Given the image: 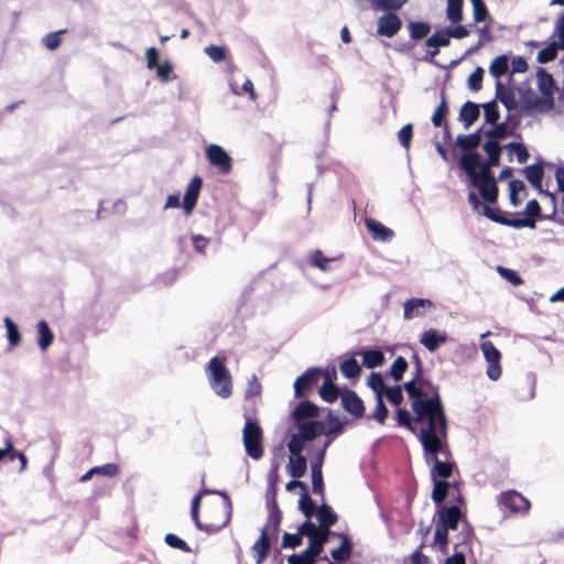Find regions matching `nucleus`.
Here are the masks:
<instances>
[{
	"label": "nucleus",
	"mask_w": 564,
	"mask_h": 564,
	"mask_svg": "<svg viewBox=\"0 0 564 564\" xmlns=\"http://www.w3.org/2000/svg\"><path fill=\"white\" fill-rule=\"evenodd\" d=\"M556 56H557L556 46H555V44H553L551 42L538 53L536 61L540 64H546L549 62L554 61L556 58Z\"/></svg>",
	"instance_id": "obj_54"
},
{
	"label": "nucleus",
	"mask_w": 564,
	"mask_h": 564,
	"mask_svg": "<svg viewBox=\"0 0 564 564\" xmlns=\"http://www.w3.org/2000/svg\"><path fill=\"white\" fill-rule=\"evenodd\" d=\"M205 53L208 55V57L212 61H214L216 63L223 62L227 57V51L224 46H218V45L212 44V45L205 47Z\"/></svg>",
	"instance_id": "obj_64"
},
{
	"label": "nucleus",
	"mask_w": 564,
	"mask_h": 564,
	"mask_svg": "<svg viewBox=\"0 0 564 564\" xmlns=\"http://www.w3.org/2000/svg\"><path fill=\"white\" fill-rule=\"evenodd\" d=\"M226 358L213 357L206 367L209 383L219 397L227 399L232 394L231 375L225 365Z\"/></svg>",
	"instance_id": "obj_3"
},
{
	"label": "nucleus",
	"mask_w": 564,
	"mask_h": 564,
	"mask_svg": "<svg viewBox=\"0 0 564 564\" xmlns=\"http://www.w3.org/2000/svg\"><path fill=\"white\" fill-rule=\"evenodd\" d=\"M459 166L467 173L473 183V177L476 182L494 180L491 176V167L487 161H480L479 153H464L459 158Z\"/></svg>",
	"instance_id": "obj_6"
},
{
	"label": "nucleus",
	"mask_w": 564,
	"mask_h": 564,
	"mask_svg": "<svg viewBox=\"0 0 564 564\" xmlns=\"http://www.w3.org/2000/svg\"><path fill=\"white\" fill-rule=\"evenodd\" d=\"M474 10V21L476 23H480L487 19L489 15L487 7L484 0H470Z\"/></svg>",
	"instance_id": "obj_62"
},
{
	"label": "nucleus",
	"mask_w": 564,
	"mask_h": 564,
	"mask_svg": "<svg viewBox=\"0 0 564 564\" xmlns=\"http://www.w3.org/2000/svg\"><path fill=\"white\" fill-rule=\"evenodd\" d=\"M538 88L541 97H534L527 101L528 108L540 112H547L554 108V93L556 90L553 76L545 69H539L538 74Z\"/></svg>",
	"instance_id": "obj_4"
},
{
	"label": "nucleus",
	"mask_w": 564,
	"mask_h": 564,
	"mask_svg": "<svg viewBox=\"0 0 564 564\" xmlns=\"http://www.w3.org/2000/svg\"><path fill=\"white\" fill-rule=\"evenodd\" d=\"M402 28V20L395 12L388 11L378 18L377 34L386 37H393Z\"/></svg>",
	"instance_id": "obj_11"
},
{
	"label": "nucleus",
	"mask_w": 564,
	"mask_h": 564,
	"mask_svg": "<svg viewBox=\"0 0 564 564\" xmlns=\"http://www.w3.org/2000/svg\"><path fill=\"white\" fill-rule=\"evenodd\" d=\"M246 423L242 430V442L246 453L254 460H259L263 454V431L258 421L245 415Z\"/></svg>",
	"instance_id": "obj_5"
},
{
	"label": "nucleus",
	"mask_w": 564,
	"mask_h": 564,
	"mask_svg": "<svg viewBox=\"0 0 564 564\" xmlns=\"http://www.w3.org/2000/svg\"><path fill=\"white\" fill-rule=\"evenodd\" d=\"M212 494L220 495L223 501L213 502L206 509L204 532L207 534L216 533L227 527L232 517V503L229 496L218 490H213Z\"/></svg>",
	"instance_id": "obj_2"
},
{
	"label": "nucleus",
	"mask_w": 564,
	"mask_h": 564,
	"mask_svg": "<svg viewBox=\"0 0 564 564\" xmlns=\"http://www.w3.org/2000/svg\"><path fill=\"white\" fill-rule=\"evenodd\" d=\"M449 484L445 480H435L432 491V499L435 503L441 505L448 495Z\"/></svg>",
	"instance_id": "obj_46"
},
{
	"label": "nucleus",
	"mask_w": 564,
	"mask_h": 564,
	"mask_svg": "<svg viewBox=\"0 0 564 564\" xmlns=\"http://www.w3.org/2000/svg\"><path fill=\"white\" fill-rule=\"evenodd\" d=\"M271 542L269 538L268 527L261 529L260 538L251 546V554L257 564H262L269 556Z\"/></svg>",
	"instance_id": "obj_17"
},
{
	"label": "nucleus",
	"mask_w": 564,
	"mask_h": 564,
	"mask_svg": "<svg viewBox=\"0 0 564 564\" xmlns=\"http://www.w3.org/2000/svg\"><path fill=\"white\" fill-rule=\"evenodd\" d=\"M341 406L355 419H361L365 414V404L360 397L350 389L341 391Z\"/></svg>",
	"instance_id": "obj_12"
},
{
	"label": "nucleus",
	"mask_w": 564,
	"mask_h": 564,
	"mask_svg": "<svg viewBox=\"0 0 564 564\" xmlns=\"http://www.w3.org/2000/svg\"><path fill=\"white\" fill-rule=\"evenodd\" d=\"M524 175L528 182L536 189L542 188V181L544 176V170L542 164L528 165L524 169Z\"/></svg>",
	"instance_id": "obj_33"
},
{
	"label": "nucleus",
	"mask_w": 564,
	"mask_h": 564,
	"mask_svg": "<svg viewBox=\"0 0 564 564\" xmlns=\"http://www.w3.org/2000/svg\"><path fill=\"white\" fill-rule=\"evenodd\" d=\"M438 524L446 530H456L462 518L460 508L457 506L444 507L438 512Z\"/></svg>",
	"instance_id": "obj_19"
},
{
	"label": "nucleus",
	"mask_w": 564,
	"mask_h": 564,
	"mask_svg": "<svg viewBox=\"0 0 564 564\" xmlns=\"http://www.w3.org/2000/svg\"><path fill=\"white\" fill-rule=\"evenodd\" d=\"M524 214L527 217L523 219H531L533 221L532 226H527L528 228H535L536 218L541 215V206L536 199H531L527 203Z\"/></svg>",
	"instance_id": "obj_52"
},
{
	"label": "nucleus",
	"mask_w": 564,
	"mask_h": 564,
	"mask_svg": "<svg viewBox=\"0 0 564 564\" xmlns=\"http://www.w3.org/2000/svg\"><path fill=\"white\" fill-rule=\"evenodd\" d=\"M365 225L375 240L387 242L390 241L394 236L392 229L386 227L383 224L376 219L367 218L365 220Z\"/></svg>",
	"instance_id": "obj_21"
},
{
	"label": "nucleus",
	"mask_w": 564,
	"mask_h": 564,
	"mask_svg": "<svg viewBox=\"0 0 564 564\" xmlns=\"http://www.w3.org/2000/svg\"><path fill=\"white\" fill-rule=\"evenodd\" d=\"M203 186V180L199 176H194L189 184L187 185V188L185 191V195L183 198L182 206L186 214H191L193 209L195 208L199 193Z\"/></svg>",
	"instance_id": "obj_16"
},
{
	"label": "nucleus",
	"mask_w": 564,
	"mask_h": 564,
	"mask_svg": "<svg viewBox=\"0 0 564 564\" xmlns=\"http://www.w3.org/2000/svg\"><path fill=\"white\" fill-rule=\"evenodd\" d=\"M432 306L433 303L431 300L412 297L404 303V318L412 319L422 316Z\"/></svg>",
	"instance_id": "obj_18"
},
{
	"label": "nucleus",
	"mask_w": 564,
	"mask_h": 564,
	"mask_svg": "<svg viewBox=\"0 0 564 564\" xmlns=\"http://www.w3.org/2000/svg\"><path fill=\"white\" fill-rule=\"evenodd\" d=\"M485 118L488 123L496 124L500 118L499 109L495 100L484 105Z\"/></svg>",
	"instance_id": "obj_63"
},
{
	"label": "nucleus",
	"mask_w": 564,
	"mask_h": 564,
	"mask_svg": "<svg viewBox=\"0 0 564 564\" xmlns=\"http://www.w3.org/2000/svg\"><path fill=\"white\" fill-rule=\"evenodd\" d=\"M339 369L343 376L347 379H357L361 372V368L354 357L341 361L339 364Z\"/></svg>",
	"instance_id": "obj_42"
},
{
	"label": "nucleus",
	"mask_w": 564,
	"mask_h": 564,
	"mask_svg": "<svg viewBox=\"0 0 564 564\" xmlns=\"http://www.w3.org/2000/svg\"><path fill=\"white\" fill-rule=\"evenodd\" d=\"M304 534H301V531L299 530L297 533H288L285 532L282 536V543L281 546L283 549H294L296 546H300L302 544Z\"/></svg>",
	"instance_id": "obj_60"
},
{
	"label": "nucleus",
	"mask_w": 564,
	"mask_h": 564,
	"mask_svg": "<svg viewBox=\"0 0 564 564\" xmlns=\"http://www.w3.org/2000/svg\"><path fill=\"white\" fill-rule=\"evenodd\" d=\"M474 186L479 188L481 197L488 203H495L498 198V187L495 180L476 182L473 177Z\"/></svg>",
	"instance_id": "obj_29"
},
{
	"label": "nucleus",
	"mask_w": 564,
	"mask_h": 564,
	"mask_svg": "<svg viewBox=\"0 0 564 564\" xmlns=\"http://www.w3.org/2000/svg\"><path fill=\"white\" fill-rule=\"evenodd\" d=\"M420 341L427 350L435 351L447 341V335L431 328L422 334Z\"/></svg>",
	"instance_id": "obj_23"
},
{
	"label": "nucleus",
	"mask_w": 564,
	"mask_h": 564,
	"mask_svg": "<svg viewBox=\"0 0 564 564\" xmlns=\"http://www.w3.org/2000/svg\"><path fill=\"white\" fill-rule=\"evenodd\" d=\"M334 259L325 257V254L321 250H315L308 257V263L312 267L318 268L323 271H327L329 269V262Z\"/></svg>",
	"instance_id": "obj_48"
},
{
	"label": "nucleus",
	"mask_w": 564,
	"mask_h": 564,
	"mask_svg": "<svg viewBox=\"0 0 564 564\" xmlns=\"http://www.w3.org/2000/svg\"><path fill=\"white\" fill-rule=\"evenodd\" d=\"M481 142L480 129L470 134H459L456 139V145L459 147L465 153H476L474 150L479 147Z\"/></svg>",
	"instance_id": "obj_26"
},
{
	"label": "nucleus",
	"mask_w": 564,
	"mask_h": 564,
	"mask_svg": "<svg viewBox=\"0 0 564 564\" xmlns=\"http://www.w3.org/2000/svg\"><path fill=\"white\" fill-rule=\"evenodd\" d=\"M509 69V59L507 55H499L494 58L489 66L490 74L499 79L502 77Z\"/></svg>",
	"instance_id": "obj_41"
},
{
	"label": "nucleus",
	"mask_w": 564,
	"mask_h": 564,
	"mask_svg": "<svg viewBox=\"0 0 564 564\" xmlns=\"http://www.w3.org/2000/svg\"><path fill=\"white\" fill-rule=\"evenodd\" d=\"M410 404L415 424L420 427L419 440L426 454L444 453L443 441L447 437V417L438 388L417 395L410 387Z\"/></svg>",
	"instance_id": "obj_1"
},
{
	"label": "nucleus",
	"mask_w": 564,
	"mask_h": 564,
	"mask_svg": "<svg viewBox=\"0 0 564 564\" xmlns=\"http://www.w3.org/2000/svg\"><path fill=\"white\" fill-rule=\"evenodd\" d=\"M319 395L325 402L333 403L339 397L341 398V391L333 382L332 378H326L323 386L319 389Z\"/></svg>",
	"instance_id": "obj_32"
},
{
	"label": "nucleus",
	"mask_w": 564,
	"mask_h": 564,
	"mask_svg": "<svg viewBox=\"0 0 564 564\" xmlns=\"http://www.w3.org/2000/svg\"><path fill=\"white\" fill-rule=\"evenodd\" d=\"M301 534L307 536L310 540L308 550L318 556L323 552V545L328 541V536L330 532L323 531L318 529L313 522L310 520L304 521L300 525Z\"/></svg>",
	"instance_id": "obj_8"
},
{
	"label": "nucleus",
	"mask_w": 564,
	"mask_h": 564,
	"mask_svg": "<svg viewBox=\"0 0 564 564\" xmlns=\"http://www.w3.org/2000/svg\"><path fill=\"white\" fill-rule=\"evenodd\" d=\"M482 214L495 223L509 226L512 228H524V226L533 225V221L531 219L509 218L507 216H503L500 210L492 209L487 205L482 207Z\"/></svg>",
	"instance_id": "obj_15"
},
{
	"label": "nucleus",
	"mask_w": 564,
	"mask_h": 564,
	"mask_svg": "<svg viewBox=\"0 0 564 564\" xmlns=\"http://www.w3.org/2000/svg\"><path fill=\"white\" fill-rule=\"evenodd\" d=\"M288 473L293 478H302L307 470V460L305 456H290L286 465Z\"/></svg>",
	"instance_id": "obj_30"
},
{
	"label": "nucleus",
	"mask_w": 564,
	"mask_h": 564,
	"mask_svg": "<svg viewBox=\"0 0 564 564\" xmlns=\"http://www.w3.org/2000/svg\"><path fill=\"white\" fill-rule=\"evenodd\" d=\"M397 423H398V425L405 427L411 432H415L414 415L411 416L410 413L408 412V410H405L403 408H399L397 410Z\"/></svg>",
	"instance_id": "obj_51"
},
{
	"label": "nucleus",
	"mask_w": 564,
	"mask_h": 564,
	"mask_svg": "<svg viewBox=\"0 0 564 564\" xmlns=\"http://www.w3.org/2000/svg\"><path fill=\"white\" fill-rule=\"evenodd\" d=\"M409 0H373V6L378 9L386 11H398L400 10Z\"/></svg>",
	"instance_id": "obj_57"
},
{
	"label": "nucleus",
	"mask_w": 564,
	"mask_h": 564,
	"mask_svg": "<svg viewBox=\"0 0 564 564\" xmlns=\"http://www.w3.org/2000/svg\"><path fill=\"white\" fill-rule=\"evenodd\" d=\"M480 116L479 106L473 101H466L459 111V120L465 128H469Z\"/></svg>",
	"instance_id": "obj_27"
},
{
	"label": "nucleus",
	"mask_w": 564,
	"mask_h": 564,
	"mask_svg": "<svg viewBox=\"0 0 564 564\" xmlns=\"http://www.w3.org/2000/svg\"><path fill=\"white\" fill-rule=\"evenodd\" d=\"M484 357L488 364L487 376L490 380H498L501 377V354L491 341H484L480 345Z\"/></svg>",
	"instance_id": "obj_9"
},
{
	"label": "nucleus",
	"mask_w": 564,
	"mask_h": 564,
	"mask_svg": "<svg viewBox=\"0 0 564 564\" xmlns=\"http://www.w3.org/2000/svg\"><path fill=\"white\" fill-rule=\"evenodd\" d=\"M292 415H293V419L296 421V423H301L306 419H312V417L317 416L318 408L316 404H314L310 401H302L296 405Z\"/></svg>",
	"instance_id": "obj_28"
},
{
	"label": "nucleus",
	"mask_w": 564,
	"mask_h": 564,
	"mask_svg": "<svg viewBox=\"0 0 564 564\" xmlns=\"http://www.w3.org/2000/svg\"><path fill=\"white\" fill-rule=\"evenodd\" d=\"M463 6L464 0H447L446 17L453 24L463 20Z\"/></svg>",
	"instance_id": "obj_40"
},
{
	"label": "nucleus",
	"mask_w": 564,
	"mask_h": 564,
	"mask_svg": "<svg viewBox=\"0 0 564 564\" xmlns=\"http://www.w3.org/2000/svg\"><path fill=\"white\" fill-rule=\"evenodd\" d=\"M164 541L170 547L181 550L185 553L192 552L191 546L174 533H167L164 538Z\"/></svg>",
	"instance_id": "obj_56"
},
{
	"label": "nucleus",
	"mask_w": 564,
	"mask_h": 564,
	"mask_svg": "<svg viewBox=\"0 0 564 564\" xmlns=\"http://www.w3.org/2000/svg\"><path fill=\"white\" fill-rule=\"evenodd\" d=\"M299 508L307 519H310L311 517H313L314 513H316L317 508L312 498L310 497L307 490L302 492L299 501Z\"/></svg>",
	"instance_id": "obj_47"
},
{
	"label": "nucleus",
	"mask_w": 564,
	"mask_h": 564,
	"mask_svg": "<svg viewBox=\"0 0 564 564\" xmlns=\"http://www.w3.org/2000/svg\"><path fill=\"white\" fill-rule=\"evenodd\" d=\"M319 375V369L310 368L303 375L297 377V379L294 382L295 397H302L304 394L305 389L310 388L311 386L317 382Z\"/></svg>",
	"instance_id": "obj_22"
},
{
	"label": "nucleus",
	"mask_w": 564,
	"mask_h": 564,
	"mask_svg": "<svg viewBox=\"0 0 564 564\" xmlns=\"http://www.w3.org/2000/svg\"><path fill=\"white\" fill-rule=\"evenodd\" d=\"M339 536L341 539L339 547L330 551L332 557L337 562L347 561L351 556L352 551L349 538L346 534H339Z\"/></svg>",
	"instance_id": "obj_34"
},
{
	"label": "nucleus",
	"mask_w": 564,
	"mask_h": 564,
	"mask_svg": "<svg viewBox=\"0 0 564 564\" xmlns=\"http://www.w3.org/2000/svg\"><path fill=\"white\" fill-rule=\"evenodd\" d=\"M496 98L499 99L508 110H513L517 107L513 90L505 87L500 82L496 84Z\"/></svg>",
	"instance_id": "obj_31"
},
{
	"label": "nucleus",
	"mask_w": 564,
	"mask_h": 564,
	"mask_svg": "<svg viewBox=\"0 0 564 564\" xmlns=\"http://www.w3.org/2000/svg\"><path fill=\"white\" fill-rule=\"evenodd\" d=\"M408 28L411 39L415 41L424 39L431 31V25L421 21L410 22Z\"/></svg>",
	"instance_id": "obj_45"
},
{
	"label": "nucleus",
	"mask_w": 564,
	"mask_h": 564,
	"mask_svg": "<svg viewBox=\"0 0 564 564\" xmlns=\"http://www.w3.org/2000/svg\"><path fill=\"white\" fill-rule=\"evenodd\" d=\"M316 517L319 522V527L317 528L322 529L323 531L325 530L327 532H330V527H333L338 520V517L334 512L332 507L326 503H323L317 508Z\"/></svg>",
	"instance_id": "obj_25"
},
{
	"label": "nucleus",
	"mask_w": 564,
	"mask_h": 564,
	"mask_svg": "<svg viewBox=\"0 0 564 564\" xmlns=\"http://www.w3.org/2000/svg\"><path fill=\"white\" fill-rule=\"evenodd\" d=\"M423 372V366L415 367L413 378L404 383L403 388L408 393L409 398L411 392V386L414 388V391L417 393V395L432 392L433 388H437L429 379L424 378Z\"/></svg>",
	"instance_id": "obj_14"
},
{
	"label": "nucleus",
	"mask_w": 564,
	"mask_h": 564,
	"mask_svg": "<svg viewBox=\"0 0 564 564\" xmlns=\"http://www.w3.org/2000/svg\"><path fill=\"white\" fill-rule=\"evenodd\" d=\"M506 148L516 154L517 156V160L520 164H523L525 163L528 160H529V151L527 149V147L522 143H516V142H510L509 144L506 145Z\"/></svg>",
	"instance_id": "obj_55"
},
{
	"label": "nucleus",
	"mask_w": 564,
	"mask_h": 564,
	"mask_svg": "<svg viewBox=\"0 0 564 564\" xmlns=\"http://www.w3.org/2000/svg\"><path fill=\"white\" fill-rule=\"evenodd\" d=\"M212 492H213V490L202 489L198 494H196L194 496V498L192 500L191 517H192L196 528L200 531H204V522H202L199 519V507H200L202 497L204 495H209Z\"/></svg>",
	"instance_id": "obj_38"
},
{
	"label": "nucleus",
	"mask_w": 564,
	"mask_h": 564,
	"mask_svg": "<svg viewBox=\"0 0 564 564\" xmlns=\"http://www.w3.org/2000/svg\"><path fill=\"white\" fill-rule=\"evenodd\" d=\"M306 440L302 438L300 434H293L288 443L291 456H303L304 443Z\"/></svg>",
	"instance_id": "obj_58"
},
{
	"label": "nucleus",
	"mask_w": 564,
	"mask_h": 564,
	"mask_svg": "<svg viewBox=\"0 0 564 564\" xmlns=\"http://www.w3.org/2000/svg\"><path fill=\"white\" fill-rule=\"evenodd\" d=\"M447 112H448V107H447V104H446V100L445 98H442L440 105L436 107V109L434 110V113L432 116V122L435 127H442L443 124H445V118L447 116Z\"/></svg>",
	"instance_id": "obj_53"
},
{
	"label": "nucleus",
	"mask_w": 564,
	"mask_h": 564,
	"mask_svg": "<svg viewBox=\"0 0 564 564\" xmlns=\"http://www.w3.org/2000/svg\"><path fill=\"white\" fill-rule=\"evenodd\" d=\"M451 43V37L447 29H443L438 32H435L433 35L426 39L425 45L429 47H434V51H430L425 55V61L432 62L433 58L438 54V47L448 46Z\"/></svg>",
	"instance_id": "obj_20"
},
{
	"label": "nucleus",
	"mask_w": 564,
	"mask_h": 564,
	"mask_svg": "<svg viewBox=\"0 0 564 564\" xmlns=\"http://www.w3.org/2000/svg\"><path fill=\"white\" fill-rule=\"evenodd\" d=\"M206 158L210 165L216 166L221 174L227 175L231 172V158L220 145H208L206 149Z\"/></svg>",
	"instance_id": "obj_10"
},
{
	"label": "nucleus",
	"mask_w": 564,
	"mask_h": 564,
	"mask_svg": "<svg viewBox=\"0 0 564 564\" xmlns=\"http://www.w3.org/2000/svg\"><path fill=\"white\" fill-rule=\"evenodd\" d=\"M484 151L487 153L489 166H498L500 164L501 147L497 140H487L482 144Z\"/></svg>",
	"instance_id": "obj_37"
},
{
	"label": "nucleus",
	"mask_w": 564,
	"mask_h": 564,
	"mask_svg": "<svg viewBox=\"0 0 564 564\" xmlns=\"http://www.w3.org/2000/svg\"><path fill=\"white\" fill-rule=\"evenodd\" d=\"M367 386L376 393V398H383L386 390L383 378L379 372H371L367 379Z\"/></svg>",
	"instance_id": "obj_43"
},
{
	"label": "nucleus",
	"mask_w": 564,
	"mask_h": 564,
	"mask_svg": "<svg viewBox=\"0 0 564 564\" xmlns=\"http://www.w3.org/2000/svg\"><path fill=\"white\" fill-rule=\"evenodd\" d=\"M300 435L307 442L325 433V424L322 421H308L297 423Z\"/></svg>",
	"instance_id": "obj_24"
},
{
	"label": "nucleus",
	"mask_w": 564,
	"mask_h": 564,
	"mask_svg": "<svg viewBox=\"0 0 564 564\" xmlns=\"http://www.w3.org/2000/svg\"><path fill=\"white\" fill-rule=\"evenodd\" d=\"M497 502L501 510H509L512 513H527L531 507L530 501L517 490L502 491Z\"/></svg>",
	"instance_id": "obj_7"
},
{
	"label": "nucleus",
	"mask_w": 564,
	"mask_h": 564,
	"mask_svg": "<svg viewBox=\"0 0 564 564\" xmlns=\"http://www.w3.org/2000/svg\"><path fill=\"white\" fill-rule=\"evenodd\" d=\"M434 543L440 547V550L445 553L448 544V530L445 527H440L436 524L435 534H434Z\"/></svg>",
	"instance_id": "obj_59"
},
{
	"label": "nucleus",
	"mask_w": 564,
	"mask_h": 564,
	"mask_svg": "<svg viewBox=\"0 0 564 564\" xmlns=\"http://www.w3.org/2000/svg\"><path fill=\"white\" fill-rule=\"evenodd\" d=\"M437 455H432L434 459V467L432 469V477H438L440 480L449 478L453 475L454 464L448 462H442L437 458Z\"/></svg>",
	"instance_id": "obj_36"
},
{
	"label": "nucleus",
	"mask_w": 564,
	"mask_h": 564,
	"mask_svg": "<svg viewBox=\"0 0 564 564\" xmlns=\"http://www.w3.org/2000/svg\"><path fill=\"white\" fill-rule=\"evenodd\" d=\"M4 326L7 329V338L11 347H15L20 345L22 340L21 333L19 332V328L17 324L10 318H4Z\"/></svg>",
	"instance_id": "obj_44"
},
{
	"label": "nucleus",
	"mask_w": 564,
	"mask_h": 564,
	"mask_svg": "<svg viewBox=\"0 0 564 564\" xmlns=\"http://www.w3.org/2000/svg\"><path fill=\"white\" fill-rule=\"evenodd\" d=\"M330 443H332V440H327L325 442L324 448L318 454L316 462H313L311 465L313 492L316 495H319L322 497L324 496V479H323L322 466H323L326 448L329 446Z\"/></svg>",
	"instance_id": "obj_13"
},
{
	"label": "nucleus",
	"mask_w": 564,
	"mask_h": 564,
	"mask_svg": "<svg viewBox=\"0 0 564 564\" xmlns=\"http://www.w3.org/2000/svg\"><path fill=\"white\" fill-rule=\"evenodd\" d=\"M362 364L369 369L380 367L384 362V355L379 349H369L362 352Z\"/></svg>",
	"instance_id": "obj_39"
},
{
	"label": "nucleus",
	"mask_w": 564,
	"mask_h": 564,
	"mask_svg": "<svg viewBox=\"0 0 564 564\" xmlns=\"http://www.w3.org/2000/svg\"><path fill=\"white\" fill-rule=\"evenodd\" d=\"M39 339L37 344L42 350H46L54 340V334L46 321H40L36 325Z\"/></svg>",
	"instance_id": "obj_35"
},
{
	"label": "nucleus",
	"mask_w": 564,
	"mask_h": 564,
	"mask_svg": "<svg viewBox=\"0 0 564 564\" xmlns=\"http://www.w3.org/2000/svg\"><path fill=\"white\" fill-rule=\"evenodd\" d=\"M327 422L329 424V427L327 430L325 429L324 434L328 437V440L333 441L332 436L340 434L344 430V424L339 422V420L332 413L328 414Z\"/></svg>",
	"instance_id": "obj_61"
},
{
	"label": "nucleus",
	"mask_w": 564,
	"mask_h": 564,
	"mask_svg": "<svg viewBox=\"0 0 564 564\" xmlns=\"http://www.w3.org/2000/svg\"><path fill=\"white\" fill-rule=\"evenodd\" d=\"M315 554L307 547L299 554H292L288 558L289 564H314L316 561Z\"/></svg>",
	"instance_id": "obj_50"
},
{
	"label": "nucleus",
	"mask_w": 564,
	"mask_h": 564,
	"mask_svg": "<svg viewBox=\"0 0 564 564\" xmlns=\"http://www.w3.org/2000/svg\"><path fill=\"white\" fill-rule=\"evenodd\" d=\"M409 365L405 358L399 356L394 359V361L391 365L390 376L393 378L394 381L399 382L403 378V375L406 371Z\"/></svg>",
	"instance_id": "obj_49"
}]
</instances>
